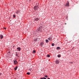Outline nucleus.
I'll list each match as a JSON object with an SVG mask.
<instances>
[{
	"mask_svg": "<svg viewBox=\"0 0 79 79\" xmlns=\"http://www.w3.org/2000/svg\"><path fill=\"white\" fill-rule=\"evenodd\" d=\"M38 8H39V7H38V6H35L34 7V10H37L38 9Z\"/></svg>",
	"mask_w": 79,
	"mask_h": 79,
	"instance_id": "obj_1",
	"label": "nucleus"
},
{
	"mask_svg": "<svg viewBox=\"0 0 79 79\" xmlns=\"http://www.w3.org/2000/svg\"><path fill=\"white\" fill-rule=\"evenodd\" d=\"M40 30V27H39L36 30L37 32H39Z\"/></svg>",
	"mask_w": 79,
	"mask_h": 79,
	"instance_id": "obj_2",
	"label": "nucleus"
},
{
	"mask_svg": "<svg viewBox=\"0 0 79 79\" xmlns=\"http://www.w3.org/2000/svg\"><path fill=\"white\" fill-rule=\"evenodd\" d=\"M48 39L49 40H50V41H51L52 40V38H51V37H49V38H48Z\"/></svg>",
	"mask_w": 79,
	"mask_h": 79,
	"instance_id": "obj_3",
	"label": "nucleus"
},
{
	"mask_svg": "<svg viewBox=\"0 0 79 79\" xmlns=\"http://www.w3.org/2000/svg\"><path fill=\"white\" fill-rule=\"evenodd\" d=\"M0 37L1 38V39H2L3 38V36L2 35H0Z\"/></svg>",
	"mask_w": 79,
	"mask_h": 79,
	"instance_id": "obj_4",
	"label": "nucleus"
},
{
	"mask_svg": "<svg viewBox=\"0 0 79 79\" xmlns=\"http://www.w3.org/2000/svg\"><path fill=\"white\" fill-rule=\"evenodd\" d=\"M69 2H68L66 4V6H69Z\"/></svg>",
	"mask_w": 79,
	"mask_h": 79,
	"instance_id": "obj_5",
	"label": "nucleus"
},
{
	"mask_svg": "<svg viewBox=\"0 0 79 79\" xmlns=\"http://www.w3.org/2000/svg\"><path fill=\"white\" fill-rule=\"evenodd\" d=\"M56 64H58L59 63V60H56Z\"/></svg>",
	"mask_w": 79,
	"mask_h": 79,
	"instance_id": "obj_6",
	"label": "nucleus"
},
{
	"mask_svg": "<svg viewBox=\"0 0 79 79\" xmlns=\"http://www.w3.org/2000/svg\"><path fill=\"white\" fill-rule=\"evenodd\" d=\"M17 50H18V51H19L21 50V48L20 47L17 48Z\"/></svg>",
	"mask_w": 79,
	"mask_h": 79,
	"instance_id": "obj_7",
	"label": "nucleus"
},
{
	"mask_svg": "<svg viewBox=\"0 0 79 79\" xmlns=\"http://www.w3.org/2000/svg\"><path fill=\"white\" fill-rule=\"evenodd\" d=\"M14 64H16V63H17V61L14 60Z\"/></svg>",
	"mask_w": 79,
	"mask_h": 79,
	"instance_id": "obj_8",
	"label": "nucleus"
},
{
	"mask_svg": "<svg viewBox=\"0 0 79 79\" xmlns=\"http://www.w3.org/2000/svg\"><path fill=\"white\" fill-rule=\"evenodd\" d=\"M18 67H15V68L14 69L15 71L17 70V69H18Z\"/></svg>",
	"mask_w": 79,
	"mask_h": 79,
	"instance_id": "obj_9",
	"label": "nucleus"
},
{
	"mask_svg": "<svg viewBox=\"0 0 79 79\" xmlns=\"http://www.w3.org/2000/svg\"><path fill=\"white\" fill-rule=\"evenodd\" d=\"M44 45V43H41L40 44V45L41 47H42V45Z\"/></svg>",
	"mask_w": 79,
	"mask_h": 79,
	"instance_id": "obj_10",
	"label": "nucleus"
},
{
	"mask_svg": "<svg viewBox=\"0 0 79 79\" xmlns=\"http://www.w3.org/2000/svg\"><path fill=\"white\" fill-rule=\"evenodd\" d=\"M45 41L46 43H48V40H46Z\"/></svg>",
	"mask_w": 79,
	"mask_h": 79,
	"instance_id": "obj_11",
	"label": "nucleus"
},
{
	"mask_svg": "<svg viewBox=\"0 0 79 79\" xmlns=\"http://www.w3.org/2000/svg\"><path fill=\"white\" fill-rule=\"evenodd\" d=\"M35 21H38L39 20V19L38 18H36L35 19Z\"/></svg>",
	"mask_w": 79,
	"mask_h": 79,
	"instance_id": "obj_12",
	"label": "nucleus"
},
{
	"mask_svg": "<svg viewBox=\"0 0 79 79\" xmlns=\"http://www.w3.org/2000/svg\"><path fill=\"white\" fill-rule=\"evenodd\" d=\"M57 49L58 50V49H61V48H60V47H57Z\"/></svg>",
	"mask_w": 79,
	"mask_h": 79,
	"instance_id": "obj_13",
	"label": "nucleus"
},
{
	"mask_svg": "<svg viewBox=\"0 0 79 79\" xmlns=\"http://www.w3.org/2000/svg\"><path fill=\"white\" fill-rule=\"evenodd\" d=\"M15 56H18V57H19V56H18V53L16 54Z\"/></svg>",
	"mask_w": 79,
	"mask_h": 79,
	"instance_id": "obj_14",
	"label": "nucleus"
},
{
	"mask_svg": "<svg viewBox=\"0 0 79 79\" xmlns=\"http://www.w3.org/2000/svg\"><path fill=\"white\" fill-rule=\"evenodd\" d=\"M27 74H28V75H30V73L28 72L27 73Z\"/></svg>",
	"mask_w": 79,
	"mask_h": 79,
	"instance_id": "obj_15",
	"label": "nucleus"
},
{
	"mask_svg": "<svg viewBox=\"0 0 79 79\" xmlns=\"http://www.w3.org/2000/svg\"><path fill=\"white\" fill-rule=\"evenodd\" d=\"M57 56L59 58H60V57H61V56H60V55H58Z\"/></svg>",
	"mask_w": 79,
	"mask_h": 79,
	"instance_id": "obj_16",
	"label": "nucleus"
},
{
	"mask_svg": "<svg viewBox=\"0 0 79 79\" xmlns=\"http://www.w3.org/2000/svg\"><path fill=\"white\" fill-rule=\"evenodd\" d=\"M44 77L47 78H48V76L47 75L44 76Z\"/></svg>",
	"mask_w": 79,
	"mask_h": 79,
	"instance_id": "obj_17",
	"label": "nucleus"
},
{
	"mask_svg": "<svg viewBox=\"0 0 79 79\" xmlns=\"http://www.w3.org/2000/svg\"><path fill=\"white\" fill-rule=\"evenodd\" d=\"M47 56V57H50V55H48Z\"/></svg>",
	"mask_w": 79,
	"mask_h": 79,
	"instance_id": "obj_18",
	"label": "nucleus"
},
{
	"mask_svg": "<svg viewBox=\"0 0 79 79\" xmlns=\"http://www.w3.org/2000/svg\"><path fill=\"white\" fill-rule=\"evenodd\" d=\"M52 46H54V45H55V44H54L53 43L52 44Z\"/></svg>",
	"mask_w": 79,
	"mask_h": 79,
	"instance_id": "obj_19",
	"label": "nucleus"
},
{
	"mask_svg": "<svg viewBox=\"0 0 79 79\" xmlns=\"http://www.w3.org/2000/svg\"><path fill=\"white\" fill-rule=\"evenodd\" d=\"M33 53H35V50H34L33 51Z\"/></svg>",
	"mask_w": 79,
	"mask_h": 79,
	"instance_id": "obj_20",
	"label": "nucleus"
},
{
	"mask_svg": "<svg viewBox=\"0 0 79 79\" xmlns=\"http://www.w3.org/2000/svg\"><path fill=\"white\" fill-rule=\"evenodd\" d=\"M29 71H31L32 70V68H30L29 69Z\"/></svg>",
	"mask_w": 79,
	"mask_h": 79,
	"instance_id": "obj_21",
	"label": "nucleus"
},
{
	"mask_svg": "<svg viewBox=\"0 0 79 79\" xmlns=\"http://www.w3.org/2000/svg\"><path fill=\"white\" fill-rule=\"evenodd\" d=\"M13 18H15V17H16V16H15V15H13Z\"/></svg>",
	"mask_w": 79,
	"mask_h": 79,
	"instance_id": "obj_22",
	"label": "nucleus"
},
{
	"mask_svg": "<svg viewBox=\"0 0 79 79\" xmlns=\"http://www.w3.org/2000/svg\"><path fill=\"white\" fill-rule=\"evenodd\" d=\"M36 40H37V38H36V39L35 40V41H36Z\"/></svg>",
	"mask_w": 79,
	"mask_h": 79,
	"instance_id": "obj_23",
	"label": "nucleus"
},
{
	"mask_svg": "<svg viewBox=\"0 0 79 79\" xmlns=\"http://www.w3.org/2000/svg\"><path fill=\"white\" fill-rule=\"evenodd\" d=\"M43 78L44 79H47V78L45 77H44Z\"/></svg>",
	"mask_w": 79,
	"mask_h": 79,
	"instance_id": "obj_24",
	"label": "nucleus"
},
{
	"mask_svg": "<svg viewBox=\"0 0 79 79\" xmlns=\"http://www.w3.org/2000/svg\"><path fill=\"white\" fill-rule=\"evenodd\" d=\"M73 63V62H70V64H72Z\"/></svg>",
	"mask_w": 79,
	"mask_h": 79,
	"instance_id": "obj_25",
	"label": "nucleus"
},
{
	"mask_svg": "<svg viewBox=\"0 0 79 79\" xmlns=\"http://www.w3.org/2000/svg\"><path fill=\"white\" fill-rule=\"evenodd\" d=\"M2 74L1 73H0V76L2 75Z\"/></svg>",
	"mask_w": 79,
	"mask_h": 79,
	"instance_id": "obj_26",
	"label": "nucleus"
},
{
	"mask_svg": "<svg viewBox=\"0 0 79 79\" xmlns=\"http://www.w3.org/2000/svg\"><path fill=\"white\" fill-rule=\"evenodd\" d=\"M43 79V78H41V79Z\"/></svg>",
	"mask_w": 79,
	"mask_h": 79,
	"instance_id": "obj_27",
	"label": "nucleus"
},
{
	"mask_svg": "<svg viewBox=\"0 0 79 79\" xmlns=\"http://www.w3.org/2000/svg\"><path fill=\"white\" fill-rule=\"evenodd\" d=\"M4 29H6V28H4Z\"/></svg>",
	"mask_w": 79,
	"mask_h": 79,
	"instance_id": "obj_28",
	"label": "nucleus"
},
{
	"mask_svg": "<svg viewBox=\"0 0 79 79\" xmlns=\"http://www.w3.org/2000/svg\"><path fill=\"white\" fill-rule=\"evenodd\" d=\"M65 24H66V23H65Z\"/></svg>",
	"mask_w": 79,
	"mask_h": 79,
	"instance_id": "obj_29",
	"label": "nucleus"
}]
</instances>
